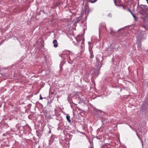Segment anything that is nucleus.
Instances as JSON below:
<instances>
[{
  "instance_id": "2",
  "label": "nucleus",
  "mask_w": 148,
  "mask_h": 148,
  "mask_svg": "<svg viewBox=\"0 0 148 148\" xmlns=\"http://www.w3.org/2000/svg\"><path fill=\"white\" fill-rule=\"evenodd\" d=\"M70 116L68 115L66 116V118L68 121L69 123H70L71 122V121L70 120Z\"/></svg>"
},
{
  "instance_id": "3",
  "label": "nucleus",
  "mask_w": 148,
  "mask_h": 148,
  "mask_svg": "<svg viewBox=\"0 0 148 148\" xmlns=\"http://www.w3.org/2000/svg\"><path fill=\"white\" fill-rule=\"evenodd\" d=\"M114 2L115 3V4L116 5H118V0H114Z\"/></svg>"
},
{
  "instance_id": "9",
  "label": "nucleus",
  "mask_w": 148,
  "mask_h": 148,
  "mask_svg": "<svg viewBox=\"0 0 148 148\" xmlns=\"http://www.w3.org/2000/svg\"><path fill=\"white\" fill-rule=\"evenodd\" d=\"M62 55H63V54H61L60 55V56L61 57H62Z\"/></svg>"
},
{
  "instance_id": "4",
  "label": "nucleus",
  "mask_w": 148,
  "mask_h": 148,
  "mask_svg": "<svg viewBox=\"0 0 148 148\" xmlns=\"http://www.w3.org/2000/svg\"><path fill=\"white\" fill-rule=\"evenodd\" d=\"M97 0H90V2L92 3H94L96 2Z\"/></svg>"
},
{
  "instance_id": "5",
  "label": "nucleus",
  "mask_w": 148,
  "mask_h": 148,
  "mask_svg": "<svg viewBox=\"0 0 148 148\" xmlns=\"http://www.w3.org/2000/svg\"><path fill=\"white\" fill-rule=\"evenodd\" d=\"M132 15V16H133V17L136 20V19H137V17L133 13L131 14Z\"/></svg>"
},
{
  "instance_id": "7",
  "label": "nucleus",
  "mask_w": 148,
  "mask_h": 148,
  "mask_svg": "<svg viewBox=\"0 0 148 148\" xmlns=\"http://www.w3.org/2000/svg\"><path fill=\"white\" fill-rule=\"evenodd\" d=\"M127 10L129 12L131 13V14L132 13V12L128 8Z\"/></svg>"
},
{
  "instance_id": "8",
  "label": "nucleus",
  "mask_w": 148,
  "mask_h": 148,
  "mask_svg": "<svg viewBox=\"0 0 148 148\" xmlns=\"http://www.w3.org/2000/svg\"><path fill=\"white\" fill-rule=\"evenodd\" d=\"M42 99H43L41 95H40V99L42 100Z\"/></svg>"
},
{
  "instance_id": "1",
  "label": "nucleus",
  "mask_w": 148,
  "mask_h": 148,
  "mask_svg": "<svg viewBox=\"0 0 148 148\" xmlns=\"http://www.w3.org/2000/svg\"><path fill=\"white\" fill-rule=\"evenodd\" d=\"M53 43L54 44L53 46L55 47H58V42L56 40H54L53 41Z\"/></svg>"
},
{
  "instance_id": "6",
  "label": "nucleus",
  "mask_w": 148,
  "mask_h": 148,
  "mask_svg": "<svg viewBox=\"0 0 148 148\" xmlns=\"http://www.w3.org/2000/svg\"><path fill=\"white\" fill-rule=\"evenodd\" d=\"M114 32H113V29H110V34H112L113 33H114Z\"/></svg>"
}]
</instances>
